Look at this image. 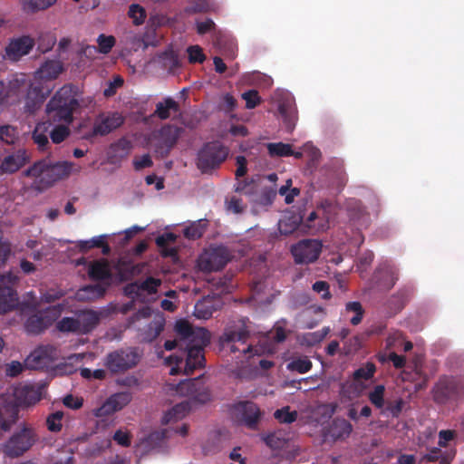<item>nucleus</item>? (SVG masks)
<instances>
[{"instance_id": "nucleus-42", "label": "nucleus", "mask_w": 464, "mask_h": 464, "mask_svg": "<svg viewBox=\"0 0 464 464\" xmlns=\"http://www.w3.org/2000/svg\"><path fill=\"white\" fill-rule=\"evenodd\" d=\"M18 139L17 130L9 125L0 127V140L7 144H14Z\"/></svg>"}, {"instance_id": "nucleus-34", "label": "nucleus", "mask_w": 464, "mask_h": 464, "mask_svg": "<svg viewBox=\"0 0 464 464\" xmlns=\"http://www.w3.org/2000/svg\"><path fill=\"white\" fill-rule=\"evenodd\" d=\"M311 367L312 362L305 356L295 358L287 364L288 370L297 372L299 373L307 372L311 369Z\"/></svg>"}, {"instance_id": "nucleus-56", "label": "nucleus", "mask_w": 464, "mask_h": 464, "mask_svg": "<svg viewBox=\"0 0 464 464\" xmlns=\"http://www.w3.org/2000/svg\"><path fill=\"white\" fill-rule=\"evenodd\" d=\"M116 411L110 404V402L106 400L102 405L95 410H93V414L97 418H104L112 415Z\"/></svg>"}, {"instance_id": "nucleus-57", "label": "nucleus", "mask_w": 464, "mask_h": 464, "mask_svg": "<svg viewBox=\"0 0 464 464\" xmlns=\"http://www.w3.org/2000/svg\"><path fill=\"white\" fill-rule=\"evenodd\" d=\"M242 98L246 101V106L248 109L255 108L259 103V96L256 91H249L242 94Z\"/></svg>"}, {"instance_id": "nucleus-9", "label": "nucleus", "mask_w": 464, "mask_h": 464, "mask_svg": "<svg viewBox=\"0 0 464 464\" xmlns=\"http://www.w3.org/2000/svg\"><path fill=\"white\" fill-rule=\"evenodd\" d=\"M81 265L87 266L88 275L92 279L102 281L105 285L123 279L121 275L113 276L112 270L114 267L105 259L87 262L85 258H81L76 261V266Z\"/></svg>"}, {"instance_id": "nucleus-64", "label": "nucleus", "mask_w": 464, "mask_h": 464, "mask_svg": "<svg viewBox=\"0 0 464 464\" xmlns=\"http://www.w3.org/2000/svg\"><path fill=\"white\" fill-rule=\"evenodd\" d=\"M237 170H236V176L237 178H240V177H243L246 172V159L244 157H237Z\"/></svg>"}, {"instance_id": "nucleus-4", "label": "nucleus", "mask_w": 464, "mask_h": 464, "mask_svg": "<svg viewBox=\"0 0 464 464\" xmlns=\"http://www.w3.org/2000/svg\"><path fill=\"white\" fill-rule=\"evenodd\" d=\"M175 330L180 336V341L188 348L184 372L186 374H190L195 369L200 368L203 364L202 347L209 342V333L204 328H193L185 320L178 321L175 324Z\"/></svg>"}, {"instance_id": "nucleus-35", "label": "nucleus", "mask_w": 464, "mask_h": 464, "mask_svg": "<svg viewBox=\"0 0 464 464\" xmlns=\"http://www.w3.org/2000/svg\"><path fill=\"white\" fill-rule=\"evenodd\" d=\"M130 395L128 392H119L111 395L107 401L117 412L123 409L130 401Z\"/></svg>"}, {"instance_id": "nucleus-41", "label": "nucleus", "mask_w": 464, "mask_h": 464, "mask_svg": "<svg viewBox=\"0 0 464 464\" xmlns=\"http://www.w3.org/2000/svg\"><path fill=\"white\" fill-rule=\"evenodd\" d=\"M265 441L267 446L274 450L281 449L286 444V439L280 431L267 435Z\"/></svg>"}, {"instance_id": "nucleus-32", "label": "nucleus", "mask_w": 464, "mask_h": 464, "mask_svg": "<svg viewBox=\"0 0 464 464\" xmlns=\"http://www.w3.org/2000/svg\"><path fill=\"white\" fill-rule=\"evenodd\" d=\"M178 111V104L170 98L165 99L162 102L157 104L156 114L160 119L169 118L172 112Z\"/></svg>"}, {"instance_id": "nucleus-23", "label": "nucleus", "mask_w": 464, "mask_h": 464, "mask_svg": "<svg viewBox=\"0 0 464 464\" xmlns=\"http://www.w3.org/2000/svg\"><path fill=\"white\" fill-rule=\"evenodd\" d=\"M219 306L218 301L214 300L213 296H208L196 304L194 314L199 319H208Z\"/></svg>"}, {"instance_id": "nucleus-12", "label": "nucleus", "mask_w": 464, "mask_h": 464, "mask_svg": "<svg viewBox=\"0 0 464 464\" xmlns=\"http://www.w3.org/2000/svg\"><path fill=\"white\" fill-rule=\"evenodd\" d=\"M160 285L161 281L160 279L148 277L143 282L128 285L125 293L134 300L141 302L154 301L157 298V290Z\"/></svg>"}, {"instance_id": "nucleus-13", "label": "nucleus", "mask_w": 464, "mask_h": 464, "mask_svg": "<svg viewBox=\"0 0 464 464\" xmlns=\"http://www.w3.org/2000/svg\"><path fill=\"white\" fill-rule=\"evenodd\" d=\"M17 281V275L12 272L0 276V314H5L16 305L17 298L14 286Z\"/></svg>"}, {"instance_id": "nucleus-1", "label": "nucleus", "mask_w": 464, "mask_h": 464, "mask_svg": "<svg viewBox=\"0 0 464 464\" xmlns=\"http://www.w3.org/2000/svg\"><path fill=\"white\" fill-rule=\"evenodd\" d=\"M78 107V89L72 85H64L50 100L46 107L48 118L53 122H61L50 132L53 143H60L68 137V126Z\"/></svg>"}, {"instance_id": "nucleus-49", "label": "nucleus", "mask_w": 464, "mask_h": 464, "mask_svg": "<svg viewBox=\"0 0 464 464\" xmlns=\"http://www.w3.org/2000/svg\"><path fill=\"white\" fill-rule=\"evenodd\" d=\"M163 66L169 70H173L179 66L178 55L173 50L165 52L161 57Z\"/></svg>"}, {"instance_id": "nucleus-37", "label": "nucleus", "mask_w": 464, "mask_h": 464, "mask_svg": "<svg viewBox=\"0 0 464 464\" xmlns=\"http://www.w3.org/2000/svg\"><path fill=\"white\" fill-rule=\"evenodd\" d=\"M206 228V221L198 220L187 227L184 230L186 237L195 239L202 236Z\"/></svg>"}, {"instance_id": "nucleus-60", "label": "nucleus", "mask_w": 464, "mask_h": 464, "mask_svg": "<svg viewBox=\"0 0 464 464\" xmlns=\"http://www.w3.org/2000/svg\"><path fill=\"white\" fill-rule=\"evenodd\" d=\"M286 336L284 325L278 323L275 328L269 333V338L275 339L276 342H282Z\"/></svg>"}, {"instance_id": "nucleus-6", "label": "nucleus", "mask_w": 464, "mask_h": 464, "mask_svg": "<svg viewBox=\"0 0 464 464\" xmlns=\"http://www.w3.org/2000/svg\"><path fill=\"white\" fill-rule=\"evenodd\" d=\"M228 150L218 141L207 143L198 154V168L202 172L210 171L218 167L227 157Z\"/></svg>"}, {"instance_id": "nucleus-15", "label": "nucleus", "mask_w": 464, "mask_h": 464, "mask_svg": "<svg viewBox=\"0 0 464 464\" xmlns=\"http://www.w3.org/2000/svg\"><path fill=\"white\" fill-rule=\"evenodd\" d=\"M322 245L317 240H303L292 247V254L297 263L315 261L321 252Z\"/></svg>"}, {"instance_id": "nucleus-45", "label": "nucleus", "mask_w": 464, "mask_h": 464, "mask_svg": "<svg viewBox=\"0 0 464 464\" xmlns=\"http://www.w3.org/2000/svg\"><path fill=\"white\" fill-rule=\"evenodd\" d=\"M56 0H28L24 4V9L32 12L44 10L53 5Z\"/></svg>"}, {"instance_id": "nucleus-30", "label": "nucleus", "mask_w": 464, "mask_h": 464, "mask_svg": "<svg viewBox=\"0 0 464 464\" xmlns=\"http://www.w3.org/2000/svg\"><path fill=\"white\" fill-rule=\"evenodd\" d=\"M105 286L102 285H87L80 289L77 293V298L80 300H92L103 295Z\"/></svg>"}, {"instance_id": "nucleus-2", "label": "nucleus", "mask_w": 464, "mask_h": 464, "mask_svg": "<svg viewBox=\"0 0 464 464\" xmlns=\"http://www.w3.org/2000/svg\"><path fill=\"white\" fill-rule=\"evenodd\" d=\"M63 71L59 60H47L34 72L24 101V111L34 113L41 108L54 88L53 82Z\"/></svg>"}, {"instance_id": "nucleus-18", "label": "nucleus", "mask_w": 464, "mask_h": 464, "mask_svg": "<svg viewBox=\"0 0 464 464\" xmlns=\"http://www.w3.org/2000/svg\"><path fill=\"white\" fill-rule=\"evenodd\" d=\"M123 122V118L117 112H109L101 114L95 121L92 135H105Z\"/></svg>"}, {"instance_id": "nucleus-7", "label": "nucleus", "mask_w": 464, "mask_h": 464, "mask_svg": "<svg viewBox=\"0 0 464 464\" xmlns=\"http://www.w3.org/2000/svg\"><path fill=\"white\" fill-rule=\"evenodd\" d=\"M136 321L140 323V325L144 326L142 338L148 342L152 341L161 333L165 324L163 314L152 311L149 307L138 312Z\"/></svg>"}, {"instance_id": "nucleus-48", "label": "nucleus", "mask_w": 464, "mask_h": 464, "mask_svg": "<svg viewBox=\"0 0 464 464\" xmlns=\"http://www.w3.org/2000/svg\"><path fill=\"white\" fill-rule=\"evenodd\" d=\"M330 332L329 327H324L319 332L308 333L304 336V342L307 345H313L321 342Z\"/></svg>"}, {"instance_id": "nucleus-33", "label": "nucleus", "mask_w": 464, "mask_h": 464, "mask_svg": "<svg viewBox=\"0 0 464 464\" xmlns=\"http://www.w3.org/2000/svg\"><path fill=\"white\" fill-rule=\"evenodd\" d=\"M109 235H100L93 237L91 239L79 240L75 242V246L79 249V251L87 252L92 248L100 247V246L103 244L104 239H107Z\"/></svg>"}, {"instance_id": "nucleus-61", "label": "nucleus", "mask_w": 464, "mask_h": 464, "mask_svg": "<svg viewBox=\"0 0 464 464\" xmlns=\"http://www.w3.org/2000/svg\"><path fill=\"white\" fill-rule=\"evenodd\" d=\"M126 44L130 45V47L137 51L141 46H146L141 37L138 34H130L126 38Z\"/></svg>"}, {"instance_id": "nucleus-28", "label": "nucleus", "mask_w": 464, "mask_h": 464, "mask_svg": "<svg viewBox=\"0 0 464 464\" xmlns=\"http://www.w3.org/2000/svg\"><path fill=\"white\" fill-rule=\"evenodd\" d=\"M353 430L352 425L345 420H335L331 428L330 434L336 440L347 438Z\"/></svg>"}, {"instance_id": "nucleus-44", "label": "nucleus", "mask_w": 464, "mask_h": 464, "mask_svg": "<svg viewBox=\"0 0 464 464\" xmlns=\"http://www.w3.org/2000/svg\"><path fill=\"white\" fill-rule=\"evenodd\" d=\"M57 328L61 332H75L80 333L79 322L76 318L65 317L57 324Z\"/></svg>"}, {"instance_id": "nucleus-62", "label": "nucleus", "mask_w": 464, "mask_h": 464, "mask_svg": "<svg viewBox=\"0 0 464 464\" xmlns=\"http://www.w3.org/2000/svg\"><path fill=\"white\" fill-rule=\"evenodd\" d=\"M313 289L317 292L318 294H321L322 297L324 299L330 298V293L328 289V285L324 281H317L314 284Z\"/></svg>"}, {"instance_id": "nucleus-24", "label": "nucleus", "mask_w": 464, "mask_h": 464, "mask_svg": "<svg viewBox=\"0 0 464 464\" xmlns=\"http://www.w3.org/2000/svg\"><path fill=\"white\" fill-rule=\"evenodd\" d=\"M190 411L188 402L183 401L176 404L166 411L162 417V423L169 424L182 420Z\"/></svg>"}, {"instance_id": "nucleus-29", "label": "nucleus", "mask_w": 464, "mask_h": 464, "mask_svg": "<svg viewBox=\"0 0 464 464\" xmlns=\"http://www.w3.org/2000/svg\"><path fill=\"white\" fill-rule=\"evenodd\" d=\"M375 372V366L368 363L364 367L358 369L353 374V382L356 389H362L364 387L363 382L370 380Z\"/></svg>"}, {"instance_id": "nucleus-20", "label": "nucleus", "mask_w": 464, "mask_h": 464, "mask_svg": "<svg viewBox=\"0 0 464 464\" xmlns=\"http://www.w3.org/2000/svg\"><path fill=\"white\" fill-rule=\"evenodd\" d=\"M34 46V40L29 36H22L10 42L5 49L6 56L12 61H17L27 54Z\"/></svg>"}, {"instance_id": "nucleus-14", "label": "nucleus", "mask_w": 464, "mask_h": 464, "mask_svg": "<svg viewBox=\"0 0 464 464\" xmlns=\"http://www.w3.org/2000/svg\"><path fill=\"white\" fill-rule=\"evenodd\" d=\"M63 304L50 306L40 314H34L25 323L26 331L39 333L49 326L62 313Z\"/></svg>"}, {"instance_id": "nucleus-54", "label": "nucleus", "mask_w": 464, "mask_h": 464, "mask_svg": "<svg viewBox=\"0 0 464 464\" xmlns=\"http://www.w3.org/2000/svg\"><path fill=\"white\" fill-rule=\"evenodd\" d=\"M182 362V358L177 355H170L164 359V363L170 367L169 374L171 375H175L179 372Z\"/></svg>"}, {"instance_id": "nucleus-22", "label": "nucleus", "mask_w": 464, "mask_h": 464, "mask_svg": "<svg viewBox=\"0 0 464 464\" xmlns=\"http://www.w3.org/2000/svg\"><path fill=\"white\" fill-rule=\"evenodd\" d=\"M333 212L334 207L330 205L327 208L323 207L312 212L308 217V222L313 224L309 225V227L317 231L327 229L330 226Z\"/></svg>"}, {"instance_id": "nucleus-21", "label": "nucleus", "mask_w": 464, "mask_h": 464, "mask_svg": "<svg viewBox=\"0 0 464 464\" xmlns=\"http://www.w3.org/2000/svg\"><path fill=\"white\" fill-rule=\"evenodd\" d=\"M30 160V154L25 150H19L7 155L0 162V172L13 173L17 171Z\"/></svg>"}, {"instance_id": "nucleus-51", "label": "nucleus", "mask_w": 464, "mask_h": 464, "mask_svg": "<svg viewBox=\"0 0 464 464\" xmlns=\"http://www.w3.org/2000/svg\"><path fill=\"white\" fill-rule=\"evenodd\" d=\"M62 296V293L61 292H58V291H55V290H51V291H48L47 293H45L41 300H40V303L36 305L34 303H33L31 304V306L33 307L34 310H36V309H44V304H49V303H52L53 301L60 298Z\"/></svg>"}, {"instance_id": "nucleus-38", "label": "nucleus", "mask_w": 464, "mask_h": 464, "mask_svg": "<svg viewBox=\"0 0 464 464\" xmlns=\"http://www.w3.org/2000/svg\"><path fill=\"white\" fill-rule=\"evenodd\" d=\"M116 43L112 35L100 34L97 38L98 51L101 53L107 54Z\"/></svg>"}, {"instance_id": "nucleus-52", "label": "nucleus", "mask_w": 464, "mask_h": 464, "mask_svg": "<svg viewBox=\"0 0 464 464\" xmlns=\"http://www.w3.org/2000/svg\"><path fill=\"white\" fill-rule=\"evenodd\" d=\"M187 53L190 63H203L206 59L202 48L198 45L189 46Z\"/></svg>"}, {"instance_id": "nucleus-39", "label": "nucleus", "mask_w": 464, "mask_h": 464, "mask_svg": "<svg viewBox=\"0 0 464 464\" xmlns=\"http://www.w3.org/2000/svg\"><path fill=\"white\" fill-rule=\"evenodd\" d=\"M384 391L383 385H377L369 393V400L376 408H382L384 406Z\"/></svg>"}, {"instance_id": "nucleus-40", "label": "nucleus", "mask_w": 464, "mask_h": 464, "mask_svg": "<svg viewBox=\"0 0 464 464\" xmlns=\"http://www.w3.org/2000/svg\"><path fill=\"white\" fill-rule=\"evenodd\" d=\"M454 457L453 451L441 453L438 449L432 450L427 456L426 459L430 461L440 460V464H450Z\"/></svg>"}, {"instance_id": "nucleus-10", "label": "nucleus", "mask_w": 464, "mask_h": 464, "mask_svg": "<svg viewBox=\"0 0 464 464\" xmlns=\"http://www.w3.org/2000/svg\"><path fill=\"white\" fill-rule=\"evenodd\" d=\"M35 441V433L30 427L23 426L4 446V452L10 457L23 454Z\"/></svg>"}, {"instance_id": "nucleus-46", "label": "nucleus", "mask_w": 464, "mask_h": 464, "mask_svg": "<svg viewBox=\"0 0 464 464\" xmlns=\"http://www.w3.org/2000/svg\"><path fill=\"white\" fill-rule=\"evenodd\" d=\"M129 16L135 24H140L146 18V12L140 5L133 4L129 8Z\"/></svg>"}, {"instance_id": "nucleus-47", "label": "nucleus", "mask_w": 464, "mask_h": 464, "mask_svg": "<svg viewBox=\"0 0 464 464\" xmlns=\"http://www.w3.org/2000/svg\"><path fill=\"white\" fill-rule=\"evenodd\" d=\"M292 180L287 179L286 184L279 188V194L285 197V201L290 204L294 201V198L299 194V189L296 188H290Z\"/></svg>"}, {"instance_id": "nucleus-26", "label": "nucleus", "mask_w": 464, "mask_h": 464, "mask_svg": "<svg viewBox=\"0 0 464 464\" xmlns=\"http://www.w3.org/2000/svg\"><path fill=\"white\" fill-rule=\"evenodd\" d=\"M268 153L271 157H287L294 155L295 158H300L302 153H294L292 146L283 142H275L267 144Z\"/></svg>"}, {"instance_id": "nucleus-31", "label": "nucleus", "mask_w": 464, "mask_h": 464, "mask_svg": "<svg viewBox=\"0 0 464 464\" xmlns=\"http://www.w3.org/2000/svg\"><path fill=\"white\" fill-rule=\"evenodd\" d=\"M52 348H40L34 352L26 360V363L31 368H41L46 365L48 360L46 359L47 352Z\"/></svg>"}, {"instance_id": "nucleus-36", "label": "nucleus", "mask_w": 464, "mask_h": 464, "mask_svg": "<svg viewBox=\"0 0 464 464\" xmlns=\"http://www.w3.org/2000/svg\"><path fill=\"white\" fill-rule=\"evenodd\" d=\"M49 124L43 122L37 124L34 131V142L40 147L44 148L48 143V137L46 135L48 131Z\"/></svg>"}, {"instance_id": "nucleus-8", "label": "nucleus", "mask_w": 464, "mask_h": 464, "mask_svg": "<svg viewBox=\"0 0 464 464\" xmlns=\"http://www.w3.org/2000/svg\"><path fill=\"white\" fill-rule=\"evenodd\" d=\"M230 260V254L224 246L206 249L198 259V267L203 272H213L222 269Z\"/></svg>"}, {"instance_id": "nucleus-27", "label": "nucleus", "mask_w": 464, "mask_h": 464, "mask_svg": "<svg viewBox=\"0 0 464 464\" xmlns=\"http://www.w3.org/2000/svg\"><path fill=\"white\" fill-rule=\"evenodd\" d=\"M301 218L295 214H285L279 220L278 228L281 234L288 235L294 232L299 226Z\"/></svg>"}, {"instance_id": "nucleus-11", "label": "nucleus", "mask_w": 464, "mask_h": 464, "mask_svg": "<svg viewBox=\"0 0 464 464\" xmlns=\"http://www.w3.org/2000/svg\"><path fill=\"white\" fill-rule=\"evenodd\" d=\"M198 380H186L180 382L178 385L168 384L166 391L168 393L179 396H189L195 401L204 403L210 399V394L207 388L199 386Z\"/></svg>"}, {"instance_id": "nucleus-5", "label": "nucleus", "mask_w": 464, "mask_h": 464, "mask_svg": "<svg viewBox=\"0 0 464 464\" xmlns=\"http://www.w3.org/2000/svg\"><path fill=\"white\" fill-rule=\"evenodd\" d=\"M14 400L3 404L0 408V426L4 430L10 429L15 420L17 408L27 407L40 400L39 392L30 386H21L14 389Z\"/></svg>"}, {"instance_id": "nucleus-53", "label": "nucleus", "mask_w": 464, "mask_h": 464, "mask_svg": "<svg viewBox=\"0 0 464 464\" xmlns=\"http://www.w3.org/2000/svg\"><path fill=\"white\" fill-rule=\"evenodd\" d=\"M63 412L56 411L47 418L48 429L52 431H58L62 428Z\"/></svg>"}, {"instance_id": "nucleus-58", "label": "nucleus", "mask_w": 464, "mask_h": 464, "mask_svg": "<svg viewBox=\"0 0 464 464\" xmlns=\"http://www.w3.org/2000/svg\"><path fill=\"white\" fill-rule=\"evenodd\" d=\"M114 440L121 446H129L130 443V433L127 430H119L113 436Z\"/></svg>"}, {"instance_id": "nucleus-19", "label": "nucleus", "mask_w": 464, "mask_h": 464, "mask_svg": "<svg viewBox=\"0 0 464 464\" xmlns=\"http://www.w3.org/2000/svg\"><path fill=\"white\" fill-rule=\"evenodd\" d=\"M274 99L277 102L280 113L288 122L289 130H292L295 125V108L293 97L287 92L281 91L275 94Z\"/></svg>"}, {"instance_id": "nucleus-43", "label": "nucleus", "mask_w": 464, "mask_h": 464, "mask_svg": "<svg viewBox=\"0 0 464 464\" xmlns=\"http://www.w3.org/2000/svg\"><path fill=\"white\" fill-rule=\"evenodd\" d=\"M346 313H353L354 315L350 319L353 325L358 324L362 318V307L359 302H350L345 307Z\"/></svg>"}, {"instance_id": "nucleus-63", "label": "nucleus", "mask_w": 464, "mask_h": 464, "mask_svg": "<svg viewBox=\"0 0 464 464\" xmlns=\"http://www.w3.org/2000/svg\"><path fill=\"white\" fill-rule=\"evenodd\" d=\"M63 403L65 406L71 409H79L82 405V399L79 397H74L72 395H68L63 399Z\"/></svg>"}, {"instance_id": "nucleus-17", "label": "nucleus", "mask_w": 464, "mask_h": 464, "mask_svg": "<svg viewBox=\"0 0 464 464\" xmlns=\"http://www.w3.org/2000/svg\"><path fill=\"white\" fill-rule=\"evenodd\" d=\"M138 360L139 356L134 351L127 350L109 354L105 364L111 372H120L134 366Z\"/></svg>"}, {"instance_id": "nucleus-50", "label": "nucleus", "mask_w": 464, "mask_h": 464, "mask_svg": "<svg viewBox=\"0 0 464 464\" xmlns=\"http://www.w3.org/2000/svg\"><path fill=\"white\" fill-rule=\"evenodd\" d=\"M275 418L282 423H291L295 420L296 419V412L295 411H289V408L285 407L281 410H277L275 412Z\"/></svg>"}, {"instance_id": "nucleus-16", "label": "nucleus", "mask_w": 464, "mask_h": 464, "mask_svg": "<svg viewBox=\"0 0 464 464\" xmlns=\"http://www.w3.org/2000/svg\"><path fill=\"white\" fill-rule=\"evenodd\" d=\"M231 414L237 422L250 428L256 425L260 417L257 406L249 401L236 404L232 409Z\"/></svg>"}, {"instance_id": "nucleus-3", "label": "nucleus", "mask_w": 464, "mask_h": 464, "mask_svg": "<svg viewBox=\"0 0 464 464\" xmlns=\"http://www.w3.org/2000/svg\"><path fill=\"white\" fill-rule=\"evenodd\" d=\"M80 170L81 167L72 162L53 161L50 158H45L35 162L24 172V175L34 180V187L36 189L44 190Z\"/></svg>"}, {"instance_id": "nucleus-59", "label": "nucleus", "mask_w": 464, "mask_h": 464, "mask_svg": "<svg viewBox=\"0 0 464 464\" xmlns=\"http://www.w3.org/2000/svg\"><path fill=\"white\" fill-rule=\"evenodd\" d=\"M24 369L23 364L18 361H13L5 367V373L8 376L14 377L22 372Z\"/></svg>"}, {"instance_id": "nucleus-25", "label": "nucleus", "mask_w": 464, "mask_h": 464, "mask_svg": "<svg viewBox=\"0 0 464 464\" xmlns=\"http://www.w3.org/2000/svg\"><path fill=\"white\" fill-rule=\"evenodd\" d=\"M76 320L79 322L80 334H85L97 324L99 316L93 311H83L77 315Z\"/></svg>"}, {"instance_id": "nucleus-55", "label": "nucleus", "mask_w": 464, "mask_h": 464, "mask_svg": "<svg viewBox=\"0 0 464 464\" xmlns=\"http://www.w3.org/2000/svg\"><path fill=\"white\" fill-rule=\"evenodd\" d=\"M144 436H145V434L140 438L139 447L146 449L149 447H152L154 445L155 440H160L163 437V433L162 432H154V433L150 434L148 436V438H145Z\"/></svg>"}]
</instances>
